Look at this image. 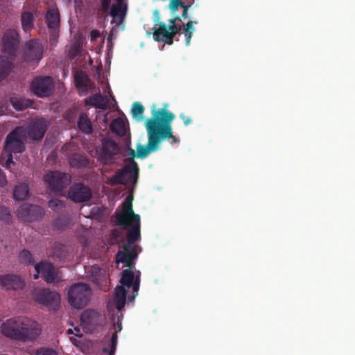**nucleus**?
<instances>
[{
    "instance_id": "3",
    "label": "nucleus",
    "mask_w": 355,
    "mask_h": 355,
    "mask_svg": "<svg viewBox=\"0 0 355 355\" xmlns=\"http://www.w3.org/2000/svg\"><path fill=\"white\" fill-rule=\"evenodd\" d=\"M0 332L12 339L31 340L40 334L41 327L31 318L19 316L0 321Z\"/></svg>"
},
{
    "instance_id": "10",
    "label": "nucleus",
    "mask_w": 355,
    "mask_h": 355,
    "mask_svg": "<svg viewBox=\"0 0 355 355\" xmlns=\"http://www.w3.org/2000/svg\"><path fill=\"white\" fill-rule=\"evenodd\" d=\"M36 273L34 275V279H37L40 275L47 282H55L59 280L58 271L53 266L46 262H42L35 266Z\"/></svg>"
},
{
    "instance_id": "37",
    "label": "nucleus",
    "mask_w": 355,
    "mask_h": 355,
    "mask_svg": "<svg viewBox=\"0 0 355 355\" xmlns=\"http://www.w3.org/2000/svg\"><path fill=\"white\" fill-rule=\"evenodd\" d=\"M49 207L55 209V208H59L62 207V204L60 200L58 199H53L51 200L49 202Z\"/></svg>"
},
{
    "instance_id": "9",
    "label": "nucleus",
    "mask_w": 355,
    "mask_h": 355,
    "mask_svg": "<svg viewBox=\"0 0 355 355\" xmlns=\"http://www.w3.org/2000/svg\"><path fill=\"white\" fill-rule=\"evenodd\" d=\"M44 214V210L40 206L22 204L17 210V215L22 220L32 222L40 218Z\"/></svg>"
},
{
    "instance_id": "33",
    "label": "nucleus",
    "mask_w": 355,
    "mask_h": 355,
    "mask_svg": "<svg viewBox=\"0 0 355 355\" xmlns=\"http://www.w3.org/2000/svg\"><path fill=\"white\" fill-rule=\"evenodd\" d=\"M184 4L182 3L181 0H171V3L169 4V9L173 15H175L176 11L178 10L179 7H182Z\"/></svg>"
},
{
    "instance_id": "29",
    "label": "nucleus",
    "mask_w": 355,
    "mask_h": 355,
    "mask_svg": "<svg viewBox=\"0 0 355 355\" xmlns=\"http://www.w3.org/2000/svg\"><path fill=\"white\" fill-rule=\"evenodd\" d=\"M87 164V160L81 155H74L70 159V164L73 167H81Z\"/></svg>"
},
{
    "instance_id": "2",
    "label": "nucleus",
    "mask_w": 355,
    "mask_h": 355,
    "mask_svg": "<svg viewBox=\"0 0 355 355\" xmlns=\"http://www.w3.org/2000/svg\"><path fill=\"white\" fill-rule=\"evenodd\" d=\"M162 109L156 110V105L153 106V119H148L146 122L148 133L146 146H137V156L141 158L146 157L152 152L159 148L161 141L159 136L163 138H172L174 142L178 139L172 135V128L170 123L175 119V115L166 110L168 104H164Z\"/></svg>"
},
{
    "instance_id": "44",
    "label": "nucleus",
    "mask_w": 355,
    "mask_h": 355,
    "mask_svg": "<svg viewBox=\"0 0 355 355\" xmlns=\"http://www.w3.org/2000/svg\"><path fill=\"white\" fill-rule=\"evenodd\" d=\"M117 328H118L119 331H120L121 330V323L117 324Z\"/></svg>"
},
{
    "instance_id": "7",
    "label": "nucleus",
    "mask_w": 355,
    "mask_h": 355,
    "mask_svg": "<svg viewBox=\"0 0 355 355\" xmlns=\"http://www.w3.org/2000/svg\"><path fill=\"white\" fill-rule=\"evenodd\" d=\"M138 167L135 162L127 164L124 168L116 176L110 180L112 184L121 183L123 184H135L137 179Z\"/></svg>"
},
{
    "instance_id": "11",
    "label": "nucleus",
    "mask_w": 355,
    "mask_h": 355,
    "mask_svg": "<svg viewBox=\"0 0 355 355\" xmlns=\"http://www.w3.org/2000/svg\"><path fill=\"white\" fill-rule=\"evenodd\" d=\"M171 25L162 24L155 31L154 36L156 41H162L171 44L173 37L178 32V28L175 24V20H171Z\"/></svg>"
},
{
    "instance_id": "18",
    "label": "nucleus",
    "mask_w": 355,
    "mask_h": 355,
    "mask_svg": "<svg viewBox=\"0 0 355 355\" xmlns=\"http://www.w3.org/2000/svg\"><path fill=\"white\" fill-rule=\"evenodd\" d=\"M116 3L112 6L110 15L116 24H120L126 14L127 3L125 0H116Z\"/></svg>"
},
{
    "instance_id": "24",
    "label": "nucleus",
    "mask_w": 355,
    "mask_h": 355,
    "mask_svg": "<svg viewBox=\"0 0 355 355\" xmlns=\"http://www.w3.org/2000/svg\"><path fill=\"white\" fill-rule=\"evenodd\" d=\"M76 86L81 90H87L90 86L88 76L83 72L77 73L75 76Z\"/></svg>"
},
{
    "instance_id": "17",
    "label": "nucleus",
    "mask_w": 355,
    "mask_h": 355,
    "mask_svg": "<svg viewBox=\"0 0 355 355\" xmlns=\"http://www.w3.org/2000/svg\"><path fill=\"white\" fill-rule=\"evenodd\" d=\"M46 126L45 120L42 119H35L28 130V137L34 140L42 139L46 132Z\"/></svg>"
},
{
    "instance_id": "30",
    "label": "nucleus",
    "mask_w": 355,
    "mask_h": 355,
    "mask_svg": "<svg viewBox=\"0 0 355 355\" xmlns=\"http://www.w3.org/2000/svg\"><path fill=\"white\" fill-rule=\"evenodd\" d=\"M195 28L193 25V21H189L184 27V34L186 37L187 45H189L190 40Z\"/></svg>"
},
{
    "instance_id": "25",
    "label": "nucleus",
    "mask_w": 355,
    "mask_h": 355,
    "mask_svg": "<svg viewBox=\"0 0 355 355\" xmlns=\"http://www.w3.org/2000/svg\"><path fill=\"white\" fill-rule=\"evenodd\" d=\"M144 107L140 103H134L132 106L131 112L135 119L138 121L144 120Z\"/></svg>"
},
{
    "instance_id": "45",
    "label": "nucleus",
    "mask_w": 355,
    "mask_h": 355,
    "mask_svg": "<svg viewBox=\"0 0 355 355\" xmlns=\"http://www.w3.org/2000/svg\"><path fill=\"white\" fill-rule=\"evenodd\" d=\"M67 334H73V329H69L67 330Z\"/></svg>"
},
{
    "instance_id": "5",
    "label": "nucleus",
    "mask_w": 355,
    "mask_h": 355,
    "mask_svg": "<svg viewBox=\"0 0 355 355\" xmlns=\"http://www.w3.org/2000/svg\"><path fill=\"white\" fill-rule=\"evenodd\" d=\"M91 290L85 284H76L71 286L68 291V301L76 309L86 306L90 299Z\"/></svg>"
},
{
    "instance_id": "20",
    "label": "nucleus",
    "mask_w": 355,
    "mask_h": 355,
    "mask_svg": "<svg viewBox=\"0 0 355 355\" xmlns=\"http://www.w3.org/2000/svg\"><path fill=\"white\" fill-rule=\"evenodd\" d=\"M87 277L96 283H100L105 280L108 275L105 270H101L98 266H89L85 268Z\"/></svg>"
},
{
    "instance_id": "42",
    "label": "nucleus",
    "mask_w": 355,
    "mask_h": 355,
    "mask_svg": "<svg viewBox=\"0 0 355 355\" xmlns=\"http://www.w3.org/2000/svg\"><path fill=\"white\" fill-rule=\"evenodd\" d=\"M182 8H183V13H182V17L183 18H187V10H188V6H182Z\"/></svg>"
},
{
    "instance_id": "8",
    "label": "nucleus",
    "mask_w": 355,
    "mask_h": 355,
    "mask_svg": "<svg viewBox=\"0 0 355 355\" xmlns=\"http://www.w3.org/2000/svg\"><path fill=\"white\" fill-rule=\"evenodd\" d=\"M44 181L56 193L66 187L71 181L70 176L60 172H49L44 176Z\"/></svg>"
},
{
    "instance_id": "26",
    "label": "nucleus",
    "mask_w": 355,
    "mask_h": 355,
    "mask_svg": "<svg viewBox=\"0 0 355 355\" xmlns=\"http://www.w3.org/2000/svg\"><path fill=\"white\" fill-rule=\"evenodd\" d=\"M21 25L25 31H28L33 27V15L31 12H26L22 14Z\"/></svg>"
},
{
    "instance_id": "27",
    "label": "nucleus",
    "mask_w": 355,
    "mask_h": 355,
    "mask_svg": "<svg viewBox=\"0 0 355 355\" xmlns=\"http://www.w3.org/2000/svg\"><path fill=\"white\" fill-rule=\"evenodd\" d=\"M10 102L14 108L17 110H21L29 107L30 105V101L28 100L17 96L11 98Z\"/></svg>"
},
{
    "instance_id": "1",
    "label": "nucleus",
    "mask_w": 355,
    "mask_h": 355,
    "mask_svg": "<svg viewBox=\"0 0 355 355\" xmlns=\"http://www.w3.org/2000/svg\"><path fill=\"white\" fill-rule=\"evenodd\" d=\"M132 196L128 195L122 203L121 211L116 215V221L120 225L128 229V243L124 245L116 256L117 267L123 264L122 268L127 267L122 272L120 285L115 288L114 303L116 308L121 311L125 302V293L128 289L132 288V295L130 300L132 301L139 288L140 272L132 271L135 261L139 252V247L133 243L140 239V216L135 214L132 209Z\"/></svg>"
},
{
    "instance_id": "47",
    "label": "nucleus",
    "mask_w": 355,
    "mask_h": 355,
    "mask_svg": "<svg viewBox=\"0 0 355 355\" xmlns=\"http://www.w3.org/2000/svg\"><path fill=\"white\" fill-rule=\"evenodd\" d=\"M0 164H3V162L1 160H0Z\"/></svg>"
},
{
    "instance_id": "23",
    "label": "nucleus",
    "mask_w": 355,
    "mask_h": 355,
    "mask_svg": "<svg viewBox=\"0 0 355 355\" xmlns=\"http://www.w3.org/2000/svg\"><path fill=\"white\" fill-rule=\"evenodd\" d=\"M13 195L16 200H25L29 196V189L28 185L25 183L19 184L14 189Z\"/></svg>"
},
{
    "instance_id": "32",
    "label": "nucleus",
    "mask_w": 355,
    "mask_h": 355,
    "mask_svg": "<svg viewBox=\"0 0 355 355\" xmlns=\"http://www.w3.org/2000/svg\"><path fill=\"white\" fill-rule=\"evenodd\" d=\"M114 329H115V331L112 336L110 349L106 348V347H105L103 349V351L105 352H108L110 354V355H114L115 349H116V342H117V336H116L117 330H116V327H115Z\"/></svg>"
},
{
    "instance_id": "38",
    "label": "nucleus",
    "mask_w": 355,
    "mask_h": 355,
    "mask_svg": "<svg viewBox=\"0 0 355 355\" xmlns=\"http://www.w3.org/2000/svg\"><path fill=\"white\" fill-rule=\"evenodd\" d=\"M8 183L6 175L0 169V187H3Z\"/></svg>"
},
{
    "instance_id": "43",
    "label": "nucleus",
    "mask_w": 355,
    "mask_h": 355,
    "mask_svg": "<svg viewBox=\"0 0 355 355\" xmlns=\"http://www.w3.org/2000/svg\"><path fill=\"white\" fill-rule=\"evenodd\" d=\"M77 51H78V49H77V48L76 47V49L74 50V51H73V52L70 53V55H71V56H74V55L76 54V52H77Z\"/></svg>"
},
{
    "instance_id": "36",
    "label": "nucleus",
    "mask_w": 355,
    "mask_h": 355,
    "mask_svg": "<svg viewBox=\"0 0 355 355\" xmlns=\"http://www.w3.org/2000/svg\"><path fill=\"white\" fill-rule=\"evenodd\" d=\"M93 101H94V105L98 107H101V108H104L105 107V102L103 99V98L101 96H97L96 97H94L93 98Z\"/></svg>"
},
{
    "instance_id": "41",
    "label": "nucleus",
    "mask_w": 355,
    "mask_h": 355,
    "mask_svg": "<svg viewBox=\"0 0 355 355\" xmlns=\"http://www.w3.org/2000/svg\"><path fill=\"white\" fill-rule=\"evenodd\" d=\"M180 117L184 120L185 125L189 124L191 121V120L189 117L184 116L183 114H181Z\"/></svg>"
},
{
    "instance_id": "34",
    "label": "nucleus",
    "mask_w": 355,
    "mask_h": 355,
    "mask_svg": "<svg viewBox=\"0 0 355 355\" xmlns=\"http://www.w3.org/2000/svg\"><path fill=\"white\" fill-rule=\"evenodd\" d=\"M19 259L24 263H29L31 261V254L28 251L23 250L19 254Z\"/></svg>"
},
{
    "instance_id": "28",
    "label": "nucleus",
    "mask_w": 355,
    "mask_h": 355,
    "mask_svg": "<svg viewBox=\"0 0 355 355\" xmlns=\"http://www.w3.org/2000/svg\"><path fill=\"white\" fill-rule=\"evenodd\" d=\"M78 127L79 128L86 133H89L92 130V125L88 120L87 117L85 115H80L78 120Z\"/></svg>"
},
{
    "instance_id": "35",
    "label": "nucleus",
    "mask_w": 355,
    "mask_h": 355,
    "mask_svg": "<svg viewBox=\"0 0 355 355\" xmlns=\"http://www.w3.org/2000/svg\"><path fill=\"white\" fill-rule=\"evenodd\" d=\"M35 355H58V354L52 349L41 348L36 351Z\"/></svg>"
},
{
    "instance_id": "4",
    "label": "nucleus",
    "mask_w": 355,
    "mask_h": 355,
    "mask_svg": "<svg viewBox=\"0 0 355 355\" xmlns=\"http://www.w3.org/2000/svg\"><path fill=\"white\" fill-rule=\"evenodd\" d=\"M26 137L23 128H16L7 137L5 145V153L7 154V161L6 163L7 168H10V164H12L11 153H21L24 150V141Z\"/></svg>"
},
{
    "instance_id": "13",
    "label": "nucleus",
    "mask_w": 355,
    "mask_h": 355,
    "mask_svg": "<svg viewBox=\"0 0 355 355\" xmlns=\"http://www.w3.org/2000/svg\"><path fill=\"white\" fill-rule=\"evenodd\" d=\"M118 152L116 144L110 139H103L102 147L96 150L98 159L103 164L109 163L114 155Z\"/></svg>"
},
{
    "instance_id": "46",
    "label": "nucleus",
    "mask_w": 355,
    "mask_h": 355,
    "mask_svg": "<svg viewBox=\"0 0 355 355\" xmlns=\"http://www.w3.org/2000/svg\"><path fill=\"white\" fill-rule=\"evenodd\" d=\"M74 330H75V331H76V333L75 334H76V336H80V335L79 334V330H78V329H75Z\"/></svg>"
},
{
    "instance_id": "40",
    "label": "nucleus",
    "mask_w": 355,
    "mask_h": 355,
    "mask_svg": "<svg viewBox=\"0 0 355 355\" xmlns=\"http://www.w3.org/2000/svg\"><path fill=\"white\" fill-rule=\"evenodd\" d=\"M91 35V39L92 40H95L96 38L99 37L100 33L97 31H92L91 32V35Z\"/></svg>"
},
{
    "instance_id": "6",
    "label": "nucleus",
    "mask_w": 355,
    "mask_h": 355,
    "mask_svg": "<svg viewBox=\"0 0 355 355\" xmlns=\"http://www.w3.org/2000/svg\"><path fill=\"white\" fill-rule=\"evenodd\" d=\"M32 297L36 302L52 309H56L60 303V295L48 289L35 288Z\"/></svg>"
},
{
    "instance_id": "21",
    "label": "nucleus",
    "mask_w": 355,
    "mask_h": 355,
    "mask_svg": "<svg viewBox=\"0 0 355 355\" xmlns=\"http://www.w3.org/2000/svg\"><path fill=\"white\" fill-rule=\"evenodd\" d=\"M110 127L112 132L120 136L125 135L128 130L127 121L122 118L114 120L112 122Z\"/></svg>"
},
{
    "instance_id": "14",
    "label": "nucleus",
    "mask_w": 355,
    "mask_h": 355,
    "mask_svg": "<svg viewBox=\"0 0 355 355\" xmlns=\"http://www.w3.org/2000/svg\"><path fill=\"white\" fill-rule=\"evenodd\" d=\"M69 197L75 202H83L90 199L91 192L87 187L77 184L71 188Z\"/></svg>"
},
{
    "instance_id": "12",
    "label": "nucleus",
    "mask_w": 355,
    "mask_h": 355,
    "mask_svg": "<svg viewBox=\"0 0 355 355\" xmlns=\"http://www.w3.org/2000/svg\"><path fill=\"white\" fill-rule=\"evenodd\" d=\"M31 89L40 97L48 96L53 89L52 79L49 77L35 78L32 83Z\"/></svg>"
},
{
    "instance_id": "31",
    "label": "nucleus",
    "mask_w": 355,
    "mask_h": 355,
    "mask_svg": "<svg viewBox=\"0 0 355 355\" xmlns=\"http://www.w3.org/2000/svg\"><path fill=\"white\" fill-rule=\"evenodd\" d=\"M11 218L10 210L4 206H0V220L9 223L11 221Z\"/></svg>"
},
{
    "instance_id": "15",
    "label": "nucleus",
    "mask_w": 355,
    "mask_h": 355,
    "mask_svg": "<svg viewBox=\"0 0 355 355\" xmlns=\"http://www.w3.org/2000/svg\"><path fill=\"white\" fill-rule=\"evenodd\" d=\"M25 284L19 277L14 275L0 276V286L8 290H18L24 288Z\"/></svg>"
},
{
    "instance_id": "16",
    "label": "nucleus",
    "mask_w": 355,
    "mask_h": 355,
    "mask_svg": "<svg viewBox=\"0 0 355 355\" xmlns=\"http://www.w3.org/2000/svg\"><path fill=\"white\" fill-rule=\"evenodd\" d=\"M43 48L37 41H31L27 44L25 50V60L26 62L37 61L42 58Z\"/></svg>"
},
{
    "instance_id": "22",
    "label": "nucleus",
    "mask_w": 355,
    "mask_h": 355,
    "mask_svg": "<svg viewBox=\"0 0 355 355\" xmlns=\"http://www.w3.org/2000/svg\"><path fill=\"white\" fill-rule=\"evenodd\" d=\"M97 318L98 315L96 311L86 310L81 315V324L84 328H86L88 324L95 323L97 321Z\"/></svg>"
},
{
    "instance_id": "39",
    "label": "nucleus",
    "mask_w": 355,
    "mask_h": 355,
    "mask_svg": "<svg viewBox=\"0 0 355 355\" xmlns=\"http://www.w3.org/2000/svg\"><path fill=\"white\" fill-rule=\"evenodd\" d=\"M110 0H103V10L106 12L108 9Z\"/></svg>"
},
{
    "instance_id": "19",
    "label": "nucleus",
    "mask_w": 355,
    "mask_h": 355,
    "mask_svg": "<svg viewBox=\"0 0 355 355\" xmlns=\"http://www.w3.org/2000/svg\"><path fill=\"white\" fill-rule=\"evenodd\" d=\"M46 18L48 26L52 31V37L55 38L58 36L57 30L60 26V15L58 8H50Z\"/></svg>"
}]
</instances>
